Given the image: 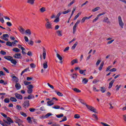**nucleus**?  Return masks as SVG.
I'll list each match as a JSON object with an SVG mask.
<instances>
[{
  "instance_id": "f257e3e1",
  "label": "nucleus",
  "mask_w": 126,
  "mask_h": 126,
  "mask_svg": "<svg viewBox=\"0 0 126 126\" xmlns=\"http://www.w3.org/2000/svg\"><path fill=\"white\" fill-rule=\"evenodd\" d=\"M22 106L25 109H27V108H29V107L30 106V101L28 100L25 101L23 103Z\"/></svg>"
},
{
  "instance_id": "f03ea898",
  "label": "nucleus",
  "mask_w": 126,
  "mask_h": 126,
  "mask_svg": "<svg viewBox=\"0 0 126 126\" xmlns=\"http://www.w3.org/2000/svg\"><path fill=\"white\" fill-rule=\"evenodd\" d=\"M27 88H28L27 93H28V94H32V92H33V88H34L33 85H29Z\"/></svg>"
},
{
  "instance_id": "7ed1b4c3",
  "label": "nucleus",
  "mask_w": 126,
  "mask_h": 126,
  "mask_svg": "<svg viewBox=\"0 0 126 126\" xmlns=\"http://www.w3.org/2000/svg\"><path fill=\"white\" fill-rule=\"evenodd\" d=\"M4 123L5 124H7V125H11V124H13V121L11 120V118L10 117H7V119L6 120H3Z\"/></svg>"
},
{
  "instance_id": "20e7f679",
  "label": "nucleus",
  "mask_w": 126,
  "mask_h": 126,
  "mask_svg": "<svg viewBox=\"0 0 126 126\" xmlns=\"http://www.w3.org/2000/svg\"><path fill=\"white\" fill-rule=\"evenodd\" d=\"M86 107L87 108V109L90 110V111H91L92 112H93L94 113H95V114H97V110L94 107L89 105H86Z\"/></svg>"
},
{
  "instance_id": "39448f33",
  "label": "nucleus",
  "mask_w": 126,
  "mask_h": 126,
  "mask_svg": "<svg viewBox=\"0 0 126 126\" xmlns=\"http://www.w3.org/2000/svg\"><path fill=\"white\" fill-rule=\"evenodd\" d=\"M118 21L120 27H121V28L123 29L124 28V25H125V24H124L123 20L122 19V17H121V16H119L118 17Z\"/></svg>"
},
{
  "instance_id": "423d86ee",
  "label": "nucleus",
  "mask_w": 126,
  "mask_h": 126,
  "mask_svg": "<svg viewBox=\"0 0 126 126\" xmlns=\"http://www.w3.org/2000/svg\"><path fill=\"white\" fill-rule=\"evenodd\" d=\"M45 28L46 29H53V26H52V23H48L45 24Z\"/></svg>"
},
{
  "instance_id": "0eeeda50",
  "label": "nucleus",
  "mask_w": 126,
  "mask_h": 126,
  "mask_svg": "<svg viewBox=\"0 0 126 126\" xmlns=\"http://www.w3.org/2000/svg\"><path fill=\"white\" fill-rule=\"evenodd\" d=\"M15 96L17 99H19L20 100H22L23 99V96L20 94L16 93L15 94Z\"/></svg>"
},
{
  "instance_id": "6e6552de",
  "label": "nucleus",
  "mask_w": 126,
  "mask_h": 126,
  "mask_svg": "<svg viewBox=\"0 0 126 126\" xmlns=\"http://www.w3.org/2000/svg\"><path fill=\"white\" fill-rule=\"evenodd\" d=\"M13 58L15 59H22V57L21 56V54H15L13 55Z\"/></svg>"
},
{
  "instance_id": "1a4fd4ad",
  "label": "nucleus",
  "mask_w": 126,
  "mask_h": 126,
  "mask_svg": "<svg viewBox=\"0 0 126 126\" xmlns=\"http://www.w3.org/2000/svg\"><path fill=\"white\" fill-rule=\"evenodd\" d=\"M42 56H43V60H46V49L45 48V47H43Z\"/></svg>"
},
{
  "instance_id": "9d476101",
  "label": "nucleus",
  "mask_w": 126,
  "mask_h": 126,
  "mask_svg": "<svg viewBox=\"0 0 126 126\" xmlns=\"http://www.w3.org/2000/svg\"><path fill=\"white\" fill-rule=\"evenodd\" d=\"M15 86V88H16V89H17V90H19V89H20V88H21V85H20V83H17V82L16 83Z\"/></svg>"
},
{
  "instance_id": "9b49d317",
  "label": "nucleus",
  "mask_w": 126,
  "mask_h": 126,
  "mask_svg": "<svg viewBox=\"0 0 126 126\" xmlns=\"http://www.w3.org/2000/svg\"><path fill=\"white\" fill-rule=\"evenodd\" d=\"M103 22H105V23H107V24H110V23H111V22L109 21V18L108 17H105L104 18Z\"/></svg>"
},
{
  "instance_id": "f8f14e48",
  "label": "nucleus",
  "mask_w": 126,
  "mask_h": 126,
  "mask_svg": "<svg viewBox=\"0 0 126 126\" xmlns=\"http://www.w3.org/2000/svg\"><path fill=\"white\" fill-rule=\"evenodd\" d=\"M74 63H78V60H77V59H76L73 60L71 62V65H73V64H74Z\"/></svg>"
},
{
  "instance_id": "ddd939ff",
  "label": "nucleus",
  "mask_w": 126,
  "mask_h": 126,
  "mask_svg": "<svg viewBox=\"0 0 126 126\" xmlns=\"http://www.w3.org/2000/svg\"><path fill=\"white\" fill-rule=\"evenodd\" d=\"M114 82H115V80H112L110 83L108 87L109 89H111L113 86V84H114Z\"/></svg>"
},
{
  "instance_id": "4468645a",
  "label": "nucleus",
  "mask_w": 126,
  "mask_h": 126,
  "mask_svg": "<svg viewBox=\"0 0 126 126\" xmlns=\"http://www.w3.org/2000/svg\"><path fill=\"white\" fill-rule=\"evenodd\" d=\"M56 33L59 37H62L63 36V32L62 31H57Z\"/></svg>"
},
{
  "instance_id": "2eb2a0df",
  "label": "nucleus",
  "mask_w": 126,
  "mask_h": 126,
  "mask_svg": "<svg viewBox=\"0 0 126 126\" xmlns=\"http://www.w3.org/2000/svg\"><path fill=\"white\" fill-rule=\"evenodd\" d=\"M34 2H35V0H27V3H29L32 5H33V4H34Z\"/></svg>"
},
{
  "instance_id": "dca6fc26",
  "label": "nucleus",
  "mask_w": 126,
  "mask_h": 126,
  "mask_svg": "<svg viewBox=\"0 0 126 126\" xmlns=\"http://www.w3.org/2000/svg\"><path fill=\"white\" fill-rule=\"evenodd\" d=\"M72 90H73V91H74V92H76V93H80V92H81V90L76 88L72 89Z\"/></svg>"
},
{
  "instance_id": "f3484780",
  "label": "nucleus",
  "mask_w": 126,
  "mask_h": 126,
  "mask_svg": "<svg viewBox=\"0 0 126 126\" xmlns=\"http://www.w3.org/2000/svg\"><path fill=\"white\" fill-rule=\"evenodd\" d=\"M4 58H5V60H7V61H10V62H11L12 59H13V58L11 57V56H5Z\"/></svg>"
},
{
  "instance_id": "a211bd4d",
  "label": "nucleus",
  "mask_w": 126,
  "mask_h": 126,
  "mask_svg": "<svg viewBox=\"0 0 126 126\" xmlns=\"http://www.w3.org/2000/svg\"><path fill=\"white\" fill-rule=\"evenodd\" d=\"M16 122L17 123H22V120L19 119V118H18V117H15L14 118Z\"/></svg>"
},
{
  "instance_id": "6ab92c4d",
  "label": "nucleus",
  "mask_w": 126,
  "mask_h": 126,
  "mask_svg": "<svg viewBox=\"0 0 126 126\" xmlns=\"http://www.w3.org/2000/svg\"><path fill=\"white\" fill-rule=\"evenodd\" d=\"M87 82H88V79L85 78L82 80L83 84H87Z\"/></svg>"
},
{
  "instance_id": "aec40b11",
  "label": "nucleus",
  "mask_w": 126,
  "mask_h": 126,
  "mask_svg": "<svg viewBox=\"0 0 126 126\" xmlns=\"http://www.w3.org/2000/svg\"><path fill=\"white\" fill-rule=\"evenodd\" d=\"M19 31L22 34H24V31H25V30L23 29L22 27H20L19 29Z\"/></svg>"
},
{
  "instance_id": "412c9836",
  "label": "nucleus",
  "mask_w": 126,
  "mask_h": 126,
  "mask_svg": "<svg viewBox=\"0 0 126 126\" xmlns=\"http://www.w3.org/2000/svg\"><path fill=\"white\" fill-rule=\"evenodd\" d=\"M43 68H48V62L45 61V63L43 64Z\"/></svg>"
},
{
  "instance_id": "4be33fe9",
  "label": "nucleus",
  "mask_w": 126,
  "mask_h": 126,
  "mask_svg": "<svg viewBox=\"0 0 126 126\" xmlns=\"http://www.w3.org/2000/svg\"><path fill=\"white\" fill-rule=\"evenodd\" d=\"M35 98V96H34V95L30 94L28 96V100H30L31 99H34Z\"/></svg>"
},
{
  "instance_id": "5701e85b",
  "label": "nucleus",
  "mask_w": 126,
  "mask_h": 126,
  "mask_svg": "<svg viewBox=\"0 0 126 126\" xmlns=\"http://www.w3.org/2000/svg\"><path fill=\"white\" fill-rule=\"evenodd\" d=\"M28 70H29V67H28L26 69H25L24 70H23L22 71V72L21 73V75L22 76L23 75V74L25 73V72H26L27 71H28Z\"/></svg>"
},
{
  "instance_id": "b1692460",
  "label": "nucleus",
  "mask_w": 126,
  "mask_h": 126,
  "mask_svg": "<svg viewBox=\"0 0 126 126\" xmlns=\"http://www.w3.org/2000/svg\"><path fill=\"white\" fill-rule=\"evenodd\" d=\"M55 92H56V94L58 96H60V97H63V93L60 92H57V91H55Z\"/></svg>"
},
{
  "instance_id": "393cba45",
  "label": "nucleus",
  "mask_w": 126,
  "mask_h": 126,
  "mask_svg": "<svg viewBox=\"0 0 126 126\" xmlns=\"http://www.w3.org/2000/svg\"><path fill=\"white\" fill-rule=\"evenodd\" d=\"M71 76H72V78L73 79H76L77 78V74L75 73V74H71Z\"/></svg>"
},
{
  "instance_id": "a878e982",
  "label": "nucleus",
  "mask_w": 126,
  "mask_h": 126,
  "mask_svg": "<svg viewBox=\"0 0 126 126\" xmlns=\"http://www.w3.org/2000/svg\"><path fill=\"white\" fill-rule=\"evenodd\" d=\"M12 51H13V52H16V53H19V52H20V49L17 48H14L12 49Z\"/></svg>"
},
{
  "instance_id": "bb28decb",
  "label": "nucleus",
  "mask_w": 126,
  "mask_h": 126,
  "mask_svg": "<svg viewBox=\"0 0 126 126\" xmlns=\"http://www.w3.org/2000/svg\"><path fill=\"white\" fill-rule=\"evenodd\" d=\"M103 66H104V62H102L100 65V66L98 67L99 70H102V68H103Z\"/></svg>"
},
{
  "instance_id": "cd10ccee",
  "label": "nucleus",
  "mask_w": 126,
  "mask_h": 126,
  "mask_svg": "<svg viewBox=\"0 0 126 126\" xmlns=\"http://www.w3.org/2000/svg\"><path fill=\"white\" fill-rule=\"evenodd\" d=\"M77 45H78V42H76L72 46L71 50H74Z\"/></svg>"
},
{
  "instance_id": "c85d7f7f",
  "label": "nucleus",
  "mask_w": 126,
  "mask_h": 126,
  "mask_svg": "<svg viewBox=\"0 0 126 126\" xmlns=\"http://www.w3.org/2000/svg\"><path fill=\"white\" fill-rule=\"evenodd\" d=\"M10 100V101H12V102H17V99L14 97H11Z\"/></svg>"
},
{
  "instance_id": "c756f323",
  "label": "nucleus",
  "mask_w": 126,
  "mask_h": 126,
  "mask_svg": "<svg viewBox=\"0 0 126 126\" xmlns=\"http://www.w3.org/2000/svg\"><path fill=\"white\" fill-rule=\"evenodd\" d=\"M76 27H77V26L76 25H75L73 27V34H75V32L76 31Z\"/></svg>"
},
{
  "instance_id": "7c9ffc66",
  "label": "nucleus",
  "mask_w": 126,
  "mask_h": 126,
  "mask_svg": "<svg viewBox=\"0 0 126 126\" xmlns=\"http://www.w3.org/2000/svg\"><path fill=\"white\" fill-rule=\"evenodd\" d=\"M100 9V7H96L95 8L92 10V11L93 12H95V11H97V10H99Z\"/></svg>"
},
{
  "instance_id": "2f4dec72",
  "label": "nucleus",
  "mask_w": 126,
  "mask_h": 126,
  "mask_svg": "<svg viewBox=\"0 0 126 126\" xmlns=\"http://www.w3.org/2000/svg\"><path fill=\"white\" fill-rule=\"evenodd\" d=\"M40 12H41L42 13H43V12H45V11H46V8L44 7H41L40 9Z\"/></svg>"
},
{
  "instance_id": "473e14b6",
  "label": "nucleus",
  "mask_w": 126,
  "mask_h": 126,
  "mask_svg": "<svg viewBox=\"0 0 126 126\" xmlns=\"http://www.w3.org/2000/svg\"><path fill=\"white\" fill-rule=\"evenodd\" d=\"M18 47L19 49H21L22 51H25V48L23 47H22V45L20 44L18 45Z\"/></svg>"
},
{
  "instance_id": "72a5a7b5",
  "label": "nucleus",
  "mask_w": 126,
  "mask_h": 126,
  "mask_svg": "<svg viewBox=\"0 0 126 126\" xmlns=\"http://www.w3.org/2000/svg\"><path fill=\"white\" fill-rule=\"evenodd\" d=\"M27 121H28V123H29V124H32V120H31V117H28L27 118Z\"/></svg>"
},
{
  "instance_id": "f704fd0d",
  "label": "nucleus",
  "mask_w": 126,
  "mask_h": 126,
  "mask_svg": "<svg viewBox=\"0 0 126 126\" xmlns=\"http://www.w3.org/2000/svg\"><path fill=\"white\" fill-rule=\"evenodd\" d=\"M6 46H8L9 47H12V43L10 41H7L6 43Z\"/></svg>"
},
{
  "instance_id": "c9c22d12",
  "label": "nucleus",
  "mask_w": 126,
  "mask_h": 126,
  "mask_svg": "<svg viewBox=\"0 0 126 126\" xmlns=\"http://www.w3.org/2000/svg\"><path fill=\"white\" fill-rule=\"evenodd\" d=\"M50 116H53V114H52V113H48L45 116V118L46 119H48V118H49V117H50Z\"/></svg>"
},
{
  "instance_id": "e433bc0d",
  "label": "nucleus",
  "mask_w": 126,
  "mask_h": 126,
  "mask_svg": "<svg viewBox=\"0 0 126 126\" xmlns=\"http://www.w3.org/2000/svg\"><path fill=\"white\" fill-rule=\"evenodd\" d=\"M26 34H28V35H31L32 33H31V30H30V29H28L26 31Z\"/></svg>"
},
{
  "instance_id": "4c0bfd02",
  "label": "nucleus",
  "mask_w": 126,
  "mask_h": 126,
  "mask_svg": "<svg viewBox=\"0 0 126 126\" xmlns=\"http://www.w3.org/2000/svg\"><path fill=\"white\" fill-rule=\"evenodd\" d=\"M10 62L13 63V64H16V63H17V62H16L15 60L13 59V58L12 59Z\"/></svg>"
},
{
  "instance_id": "58836bf2",
  "label": "nucleus",
  "mask_w": 126,
  "mask_h": 126,
  "mask_svg": "<svg viewBox=\"0 0 126 126\" xmlns=\"http://www.w3.org/2000/svg\"><path fill=\"white\" fill-rule=\"evenodd\" d=\"M24 84H25V85H28V86H29V85H30V84H31V82H28L27 81H25L24 82Z\"/></svg>"
},
{
  "instance_id": "ea45409f",
  "label": "nucleus",
  "mask_w": 126,
  "mask_h": 126,
  "mask_svg": "<svg viewBox=\"0 0 126 126\" xmlns=\"http://www.w3.org/2000/svg\"><path fill=\"white\" fill-rule=\"evenodd\" d=\"M70 11H71V10L70 9H68L66 11H63L62 12V13H63V14H66L67 13H68V12H70Z\"/></svg>"
},
{
  "instance_id": "a19ab883",
  "label": "nucleus",
  "mask_w": 126,
  "mask_h": 126,
  "mask_svg": "<svg viewBox=\"0 0 126 126\" xmlns=\"http://www.w3.org/2000/svg\"><path fill=\"white\" fill-rule=\"evenodd\" d=\"M57 57H58V58L59 59V60H60V61H63V57L62 56H61V55L59 54H57L56 55Z\"/></svg>"
},
{
  "instance_id": "79ce46f5",
  "label": "nucleus",
  "mask_w": 126,
  "mask_h": 126,
  "mask_svg": "<svg viewBox=\"0 0 126 126\" xmlns=\"http://www.w3.org/2000/svg\"><path fill=\"white\" fill-rule=\"evenodd\" d=\"M100 90H101L102 93H105V92H106V88H105L104 87H101Z\"/></svg>"
},
{
  "instance_id": "37998d69",
  "label": "nucleus",
  "mask_w": 126,
  "mask_h": 126,
  "mask_svg": "<svg viewBox=\"0 0 126 126\" xmlns=\"http://www.w3.org/2000/svg\"><path fill=\"white\" fill-rule=\"evenodd\" d=\"M12 78L16 83L18 82V78L16 77V76H14L12 77Z\"/></svg>"
},
{
  "instance_id": "c03bdc74",
  "label": "nucleus",
  "mask_w": 126,
  "mask_h": 126,
  "mask_svg": "<svg viewBox=\"0 0 126 126\" xmlns=\"http://www.w3.org/2000/svg\"><path fill=\"white\" fill-rule=\"evenodd\" d=\"M54 102H52V101H47V105L48 106H53L54 105Z\"/></svg>"
},
{
  "instance_id": "a18cd8bd",
  "label": "nucleus",
  "mask_w": 126,
  "mask_h": 126,
  "mask_svg": "<svg viewBox=\"0 0 126 126\" xmlns=\"http://www.w3.org/2000/svg\"><path fill=\"white\" fill-rule=\"evenodd\" d=\"M53 109H61V106H59V105H55L54 106L52 107Z\"/></svg>"
},
{
  "instance_id": "49530a36",
  "label": "nucleus",
  "mask_w": 126,
  "mask_h": 126,
  "mask_svg": "<svg viewBox=\"0 0 126 126\" xmlns=\"http://www.w3.org/2000/svg\"><path fill=\"white\" fill-rule=\"evenodd\" d=\"M30 112H31L32 113H34L36 111V109L33 108H31L29 109Z\"/></svg>"
},
{
  "instance_id": "de8ad7c7",
  "label": "nucleus",
  "mask_w": 126,
  "mask_h": 126,
  "mask_svg": "<svg viewBox=\"0 0 126 126\" xmlns=\"http://www.w3.org/2000/svg\"><path fill=\"white\" fill-rule=\"evenodd\" d=\"M30 66L32 68H35L36 67V64H34V63H32L30 64Z\"/></svg>"
},
{
  "instance_id": "09e8293b",
  "label": "nucleus",
  "mask_w": 126,
  "mask_h": 126,
  "mask_svg": "<svg viewBox=\"0 0 126 126\" xmlns=\"http://www.w3.org/2000/svg\"><path fill=\"white\" fill-rule=\"evenodd\" d=\"M75 119H80V115L79 114H75L74 116Z\"/></svg>"
},
{
  "instance_id": "8fccbe9b",
  "label": "nucleus",
  "mask_w": 126,
  "mask_h": 126,
  "mask_svg": "<svg viewBox=\"0 0 126 126\" xmlns=\"http://www.w3.org/2000/svg\"><path fill=\"white\" fill-rule=\"evenodd\" d=\"M75 2V0H73L69 4H68V6H71Z\"/></svg>"
},
{
  "instance_id": "3c124183",
  "label": "nucleus",
  "mask_w": 126,
  "mask_h": 126,
  "mask_svg": "<svg viewBox=\"0 0 126 126\" xmlns=\"http://www.w3.org/2000/svg\"><path fill=\"white\" fill-rule=\"evenodd\" d=\"M56 117L57 118H58L59 119H60V118H63V114H61L59 115H57Z\"/></svg>"
},
{
  "instance_id": "603ef678",
  "label": "nucleus",
  "mask_w": 126,
  "mask_h": 126,
  "mask_svg": "<svg viewBox=\"0 0 126 126\" xmlns=\"http://www.w3.org/2000/svg\"><path fill=\"white\" fill-rule=\"evenodd\" d=\"M55 23H58L60 22V18H56V19L54 21Z\"/></svg>"
},
{
  "instance_id": "864d4df0",
  "label": "nucleus",
  "mask_w": 126,
  "mask_h": 126,
  "mask_svg": "<svg viewBox=\"0 0 126 126\" xmlns=\"http://www.w3.org/2000/svg\"><path fill=\"white\" fill-rule=\"evenodd\" d=\"M20 114L23 117H27V114H26V113H24V112H21Z\"/></svg>"
},
{
  "instance_id": "5fc2aeb1",
  "label": "nucleus",
  "mask_w": 126,
  "mask_h": 126,
  "mask_svg": "<svg viewBox=\"0 0 126 126\" xmlns=\"http://www.w3.org/2000/svg\"><path fill=\"white\" fill-rule=\"evenodd\" d=\"M76 9L75 8H73L72 11V13L71 14V15L70 16V18H71L72 16L73 15V13H74V11H75Z\"/></svg>"
},
{
  "instance_id": "6e6d98bb",
  "label": "nucleus",
  "mask_w": 126,
  "mask_h": 126,
  "mask_svg": "<svg viewBox=\"0 0 126 126\" xmlns=\"http://www.w3.org/2000/svg\"><path fill=\"white\" fill-rule=\"evenodd\" d=\"M4 102L5 103H9V98H6L4 100Z\"/></svg>"
},
{
  "instance_id": "4d7b16f0",
  "label": "nucleus",
  "mask_w": 126,
  "mask_h": 126,
  "mask_svg": "<svg viewBox=\"0 0 126 126\" xmlns=\"http://www.w3.org/2000/svg\"><path fill=\"white\" fill-rule=\"evenodd\" d=\"M98 19H99V17L97 16V17L93 20V23H94V22H96V21H97V20H98Z\"/></svg>"
},
{
  "instance_id": "13d9d810",
  "label": "nucleus",
  "mask_w": 126,
  "mask_h": 126,
  "mask_svg": "<svg viewBox=\"0 0 126 126\" xmlns=\"http://www.w3.org/2000/svg\"><path fill=\"white\" fill-rule=\"evenodd\" d=\"M6 24H7V26H8L9 27L12 26V24H11V23H10L9 22H7Z\"/></svg>"
},
{
  "instance_id": "bf43d9fd",
  "label": "nucleus",
  "mask_w": 126,
  "mask_h": 126,
  "mask_svg": "<svg viewBox=\"0 0 126 126\" xmlns=\"http://www.w3.org/2000/svg\"><path fill=\"white\" fill-rule=\"evenodd\" d=\"M3 37L9 38V35H8V34L6 33V34H3Z\"/></svg>"
},
{
  "instance_id": "052dcab7",
  "label": "nucleus",
  "mask_w": 126,
  "mask_h": 126,
  "mask_svg": "<svg viewBox=\"0 0 126 126\" xmlns=\"http://www.w3.org/2000/svg\"><path fill=\"white\" fill-rule=\"evenodd\" d=\"M86 17H84L83 18V19L81 20V22L82 23H84V22H85V21L86 20Z\"/></svg>"
},
{
  "instance_id": "680f3d73",
  "label": "nucleus",
  "mask_w": 126,
  "mask_h": 126,
  "mask_svg": "<svg viewBox=\"0 0 126 126\" xmlns=\"http://www.w3.org/2000/svg\"><path fill=\"white\" fill-rule=\"evenodd\" d=\"M29 45H31V46H33L34 45V42L32 40H31L30 42L28 43Z\"/></svg>"
},
{
  "instance_id": "e2e57ef3",
  "label": "nucleus",
  "mask_w": 126,
  "mask_h": 126,
  "mask_svg": "<svg viewBox=\"0 0 126 126\" xmlns=\"http://www.w3.org/2000/svg\"><path fill=\"white\" fill-rule=\"evenodd\" d=\"M3 69L5 71H6V72H7V73H9V71L8 70V69H6V68L4 67H3Z\"/></svg>"
},
{
  "instance_id": "0e129e2a",
  "label": "nucleus",
  "mask_w": 126,
  "mask_h": 126,
  "mask_svg": "<svg viewBox=\"0 0 126 126\" xmlns=\"http://www.w3.org/2000/svg\"><path fill=\"white\" fill-rule=\"evenodd\" d=\"M80 102L81 103V104H83V105H85L86 107V105H88L86 104V103H85V102L83 100H80Z\"/></svg>"
},
{
  "instance_id": "69168bd1",
  "label": "nucleus",
  "mask_w": 126,
  "mask_h": 126,
  "mask_svg": "<svg viewBox=\"0 0 126 126\" xmlns=\"http://www.w3.org/2000/svg\"><path fill=\"white\" fill-rule=\"evenodd\" d=\"M25 41L26 42H29V39H28V37L26 36H25L24 37Z\"/></svg>"
},
{
  "instance_id": "338daca9",
  "label": "nucleus",
  "mask_w": 126,
  "mask_h": 126,
  "mask_svg": "<svg viewBox=\"0 0 126 126\" xmlns=\"http://www.w3.org/2000/svg\"><path fill=\"white\" fill-rule=\"evenodd\" d=\"M68 50H69V47L68 46L64 49L63 52H67Z\"/></svg>"
},
{
  "instance_id": "774afa93",
  "label": "nucleus",
  "mask_w": 126,
  "mask_h": 126,
  "mask_svg": "<svg viewBox=\"0 0 126 126\" xmlns=\"http://www.w3.org/2000/svg\"><path fill=\"white\" fill-rule=\"evenodd\" d=\"M51 126H60V124L54 123V124H53Z\"/></svg>"
}]
</instances>
